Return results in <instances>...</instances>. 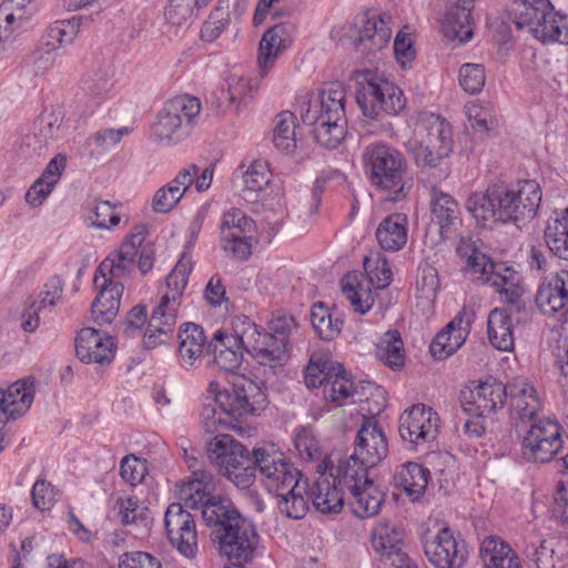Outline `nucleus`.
Wrapping results in <instances>:
<instances>
[{
  "label": "nucleus",
  "mask_w": 568,
  "mask_h": 568,
  "mask_svg": "<svg viewBox=\"0 0 568 568\" xmlns=\"http://www.w3.org/2000/svg\"><path fill=\"white\" fill-rule=\"evenodd\" d=\"M424 552L435 568H462L468 557L465 541L457 539L448 527L424 541Z\"/></svg>",
  "instance_id": "nucleus-16"
},
{
  "label": "nucleus",
  "mask_w": 568,
  "mask_h": 568,
  "mask_svg": "<svg viewBox=\"0 0 568 568\" xmlns=\"http://www.w3.org/2000/svg\"><path fill=\"white\" fill-rule=\"evenodd\" d=\"M510 14L519 29L527 28L541 42L568 44L567 22L548 0H514Z\"/></svg>",
  "instance_id": "nucleus-9"
},
{
  "label": "nucleus",
  "mask_w": 568,
  "mask_h": 568,
  "mask_svg": "<svg viewBox=\"0 0 568 568\" xmlns=\"http://www.w3.org/2000/svg\"><path fill=\"white\" fill-rule=\"evenodd\" d=\"M488 338L490 344L504 352L514 347L513 321L504 308H494L488 315Z\"/></svg>",
  "instance_id": "nucleus-45"
},
{
  "label": "nucleus",
  "mask_w": 568,
  "mask_h": 568,
  "mask_svg": "<svg viewBox=\"0 0 568 568\" xmlns=\"http://www.w3.org/2000/svg\"><path fill=\"white\" fill-rule=\"evenodd\" d=\"M230 23L227 7L219 6L211 12L201 29V39L205 42L215 41Z\"/></svg>",
  "instance_id": "nucleus-62"
},
{
  "label": "nucleus",
  "mask_w": 568,
  "mask_h": 568,
  "mask_svg": "<svg viewBox=\"0 0 568 568\" xmlns=\"http://www.w3.org/2000/svg\"><path fill=\"white\" fill-rule=\"evenodd\" d=\"M94 286L100 293L91 306L92 318L97 324H110L118 315L120 300L123 294V284H103L98 275L94 276Z\"/></svg>",
  "instance_id": "nucleus-36"
},
{
  "label": "nucleus",
  "mask_w": 568,
  "mask_h": 568,
  "mask_svg": "<svg viewBox=\"0 0 568 568\" xmlns=\"http://www.w3.org/2000/svg\"><path fill=\"white\" fill-rule=\"evenodd\" d=\"M342 288L354 311L365 314L372 308L374 304L372 291L368 287H364L356 276H345L342 280Z\"/></svg>",
  "instance_id": "nucleus-55"
},
{
  "label": "nucleus",
  "mask_w": 568,
  "mask_h": 568,
  "mask_svg": "<svg viewBox=\"0 0 568 568\" xmlns=\"http://www.w3.org/2000/svg\"><path fill=\"white\" fill-rule=\"evenodd\" d=\"M507 396L513 419L535 420L534 418L541 409V400L532 385L525 382L508 385Z\"/></svg>",
  "instance_id": "nucleus-34"
},
{
  "label": "nucleus",
  "mask_w": 568,
  "mask_h": 568,
  "mask_svg": "<svg viewBox=\"0 0 568 568\" xmlns=\"http://www.w3.org/2000/svg\"><path fill=\"white\" fill-rule=\"evenodd\" d=\"M408 221L405 214L385 217L376 230V239L384 251L397 252L407 242Z\"/></svg>",
  "instance_id": "nucleus-41"
},
{
  "label": "nucleus",
  "mask_w": 568,
  "mask_h": 568,
  "mask_svg": "<svg viewBox=\"0 0 568 568\" xmlns=\"http://www.w3.org/2000/svg\"><path fill=\"white\" fill-rule=\"evenodd\" d=\"M429 476V470L420 464L407 462L396 469L394 483L396 487L403 489L415 501L424 496Z\"/></svg>",
  "instance_id": "nucleus-40"
},
{
  "label": "nucleus",
  "mask_w": 568,
  "mask_h": 568,
  "mask_svg": "<svg viewBox=\"0 0 568 568\" xmlns=\"http://www.w3.org/2000/svg\"><path fill=\"white\" fill-rule=\"evenodd\" d=\"M253 87L251 80L242 75L232 74L227 79V88L220 91L217 108L222 111H239L252 98Z\"/></svg>",
  "instance_id": "nucleus-43"
},
{
  "label": "nucleus",
  "mask_w": 568,
  "mask_h": 568,
  "mask_svg": "<svg viewBox=\"0 0 568 568\" xmlns=\"http://www.w3.org/2000/svg\"><path fill=\"white\" fill-rule=\"evenodd\" d=\"M343 488L331 476L322 474L310 490L314 507L323 514H338L344 508Z\"/></svg>",
  "instance_id": "nucleus-37"
},
{
  "label": "nucleus",
  "mask_w": 568,
  "mask_h": 568,
  "mask_svg": "<svg viewBox=\"0 0 568 568\" xmlns=\"http://www.w3.org/2000/svg\"><path fill=\"white\" fill-rule=\"evenodd\" d=\"M296 116L291 111L278 113L274 120L273 142L276 149L284 153H292L297 145Z\"/></svg>",
  "instance_id": "nucleus-50"
},
{
  "label": "nucleus",
  "mask_w": 568,
  "mask_h": 568,
  "mask_svg": "<svg viewBox=\"0 0 568 568\" xmlns=\"http://www.w3.org/2000/svg\"><path fill=\"white\" fill-rule=\"evenodd\" d=\"M504 194L508 222L532 219L541 202V189L535 180L520 181L511 189L504 184Z\"/></svg>",
  "instance_id": "nucleus-22"
},
{
  "label": "nucleus",
  "mask_w": 568,
  "mask_h": 568,
  "mask_svg": "<svg viewBox=\"0 0 568 568\" xmlns=\"http://www.w3.org/2000/svg\"><path fill=\"white\" fill-rule=\"evenodd\" d=\"M201 102L195 97L180 95L168 101L152 124V136L160 143H178L191 131L193 120L200 114Z\"/></svg>",
  "instance_id": "nucleus-11"
},
{
  "label": "nucleus",
  "mask_w": 568,
  "mask_h": 568,
  "mask_svg": "<svg viewBox=\"0 0 568 568\" xmlns=\"http://www.w3.org/2000/svg\"><path fill=\"white\" fill-rule=\"evenodd\" d=\"M205 399L207 402H205L202 405L200 413L201 424L204 427L205 432L213 434L217 432L220 427L231 428V422L226 418L224 413H221V409L219 408L217 404H215L214 400L209 398L207 395Z\"/></svg>",
  "instance_id": "nucleus-64"
},
{
  "label": "nucleus",
  "mask_w": 568,
  "mask_h": 568,
  "mask_svg": "<svg viewBox=\"0 0 568 568\" xmlns=\"http://www.w3.org/2000/svg\"><path fill=\"white\" fill-rule=\"evenodd\" d=\"M407 151L422 173L437 171L434 182L447 176L444 161L453 151V131L442 116L434 113L418 115L413 136L407 141Z\"/></svg>",
  "instance_id": "nucleus-3"
},
{
  "label": "nucleus",
  "mask_w": 568,
  "mask_h": 568,
  "mask_svg": "<svg viewBox=\"0 0 568 568\" xmlns=\"http://www.w3.org/2000/svg\"><path fill=\"white\" fill-rule=\"evenodd\" d=\"M561 427L556 419H535L521 440V453L528 462H550L562 447Z\"/></svg>",
  "instance_id": "nucleus-12"
},
{
  "label": "nucleus",
  "mask_w": 568,
  "mask_h": 568,
  "mask_svg": "<svg viewBox=\"0 0 568 568\" xmlns=\"http://www.w3.org/2000/svg\"><path fill=\"white\" fill-rule=\"evenodd\" d=\"M325 470L329 468V476L341 486L343 489H354L362 485L365 478H368V469L372 466L363 465L359 458L354 457V453L347 457L342 458L336 465L324 460Z\"/></svg>",
  "instance_id": "nucleus-39"
},
{
  "label": "nucleus",
  "mask_w": 568,
  "mask_h": 568,
  "mask_svg": "<svg viewBox=\"0 0 568 568\" xmlns=\"http://www.w3.org/2000/svg\"><path fill=\"white\" fill-rule=\"evenodd\" d=\"M433 221L439 226L443 239H448L462 223L460 210L456 200L434 185L432 186Z\"/></svg>",
  "instance_id": "nucleus-35"
},
{
  "label": "nucleus",
  "mask_w": 568,
  "mask_h": 568,
  "mask_svg": "<svg viewBox=\"0 0 568 568\" xmlns=\"http://www.w3.org/2000/svg\"><path fill=\"white\" fill-rule=\"evenodd\" d=\"M311 322L317 335L324 341L335 339L342 332L344 321L333 316L323 303H315L311 310Z\"/></svg>",
  "instance_id": "nucleus-51"
},
{
  "label": "nucleus",
  "mask_w": 568,
  "mask_h": 568,
  "mask_svg": "<svg viewBox=\"0 0 568 568\" xmlns=\"http://www.w3.org/2000/svg\"><path fill=\"white\" fill-rule=\"evenodd\" d=\"M474 321V313L465 307L440 331L430 343L429 351L436 359L453 355L466 342Z\"/></svg>",
  "instance_id": "nucleus-23"
},
{
  "label": "nucleus",
  "mask_w": 568,
  "mask_h": 568,
  "mask_svg": "<svg viewBox=\"0 0 568 568\" xmlns=\"http://www.w3.org/2000/svg\"><path fill=\"white\" fill-rule=\"evenodd\" d=\"M438 427V414L425 404L410 406L402 413L398 419L400 438L414 449L434 440Z\"/></svg>",
  "instance_id": "nucleus-15"
},
{
  "label": "nucleus",
  "mask_w": 568,
  "mask_h": 568,
  "mask_svg": "<svg viewBox=\"0 0 568 568\" xmlns=\"http://www.w3.org/2000/svg\"><path fill=\"white\" fill-rule=\"evenodd\" d=\"M145 226H135L133 232L121 243L119 251L109 255L98 267V276L103 284H123L122 280L129 277L138 265L142 274L152 267L155 257V246L146 239Z\"/></svg>",
  "instance_id": "nucleus-6"
},
{
  "label": "nucleus",
  "mask_w": 568,
  "mask_h": 568,
  "mask_svg": "<svg viewBox=\"0 0 568 568\" xmlns=\"http://www.w3.org/2000/svg\"><path fill=\"white\" fill-rule=\"evenodd\" d=\"M165 529L170 542L186 558H193L197 551V532L193 516L181 504H171L164 516Z\"/></svg>",
  "instance_id": "nucleus-17"
},
{
  "label": "nucleus",
  "mask_w": 568,
  "mask_h": 568,
  "mask_svg": "<svg viewBox=\"0 0 568 568\" xmlns=\"http://www.w3.org/2000/svg\"><path fill=\"white\" fill-rule=\"evenodd\" d=\"M387 14H364L356 19L354 47L364 55H372L387 47L392 38Z\"/></svg>",
  "instance_id": "nucleus-18"
},
{
  "label": "nucleus",
  "mask_w": 568,
  "mask_h": 568,
  "mask_svg": "<svg viewBox=\"0 0 568 568\" xmlns=\"http://www.w3.org/2000/svg\"><path fill=\"white\" fill-rule=\"evenodd\" d=\"M539 310L547 315H552L568 304V271L560 270L547 275L535 296Z\"/></svg>",
  "instance_id": "nucleus-30"
},
{
  "label": "nucleus",
  "mask_w": 568,
  "mask_h": 568,
  "mask_svg": "<svg viewBox=\"0 0 568 568\" xmlns=\"http://www.w3.org/2000/svg\"><path fill=\"white\" fill-rule=\"evenodd\" d=\"M256 466L264 487L277 497L280 511L288 518L301 519L308 510V484L273 443L253 448Z\"/></svg>",
  "instance_id": "nucleus-1"
},
{
  "label": "nucleus",
  "mask_w": 568,
  "mask_h": 568,
  "mask_svg": "<svg viewBox=\"0 0 568 568\" xmlns=\"http://www.w3.org/2000/svg\"><path fill=\"white\" fill-rule=\"evenodd\" d=\"M545 242L554 255L568 260V207L565 216L548 223L545 230Z\"/></svg>",
  "instance_id": "nucleus-53"
},
{
  "label": "nucleus",
  "mask_w": 568,
  "mask_h": 568,
  "mask_svg": "<svg viewBox=\"0 0 568 568\" xmlns=\"http://www.w3.org/2000/svg\"><path fill=\"white\" fill-rule=\"evenodd\" d=\"M438 288L439 277L437 270L428 263L419 265L416 277L418 298L425 300L427 303H433Z\"/></svg>",
  "instance_id": "nucleus-59"
},
{
  "label": "nucleus",
  "mask_w": 568,
  "mask_h": 568,
  "mask_svg": "<svg viewBox=\"0 0 568 568\" xmlns=\"http://www.w3.org/2000/svg\"><path fill=\"white\" fill-rule=\"evenodd\" d=\"M333 369H339V363L324 357L312 356L305 368V385L308 388L324 387V383L331 376Z\"/></svg>",
  "instance_id": "nucleus-57"
},
{
  "label": "nucleus",
  "mask_w": 568,
  "mask_h": 568,
  "mask_svg": "<svg viewBox=\"0 0 568 568\" xmlns=\"http://www.w3.org/2000/svg\"><path fill=\"white\" fill-rule=\"evenodd\" d=\"M346 92L339 83H329L317 93L301 95L303 123L313 126L314 139L327 149H335L346 134Z\"/></svg>",
  "instance_id": "nucleus-2"
},
{
  "label": "nucleus",
  "mask_w": 568,
  "mask_h": 568,
  "mask_svg": "<svg viewBox=\"0 0 568 568\" xmlns=\"http://www.w3.org/2000/svg\"><path fill=\"white\" fill-rule=\"evenodd\" d=\"M456 252L465 261L464 271L470 281L489 285L505 302L515 303L519 298V275L515 270L494 263L470 240L462 239Z\"/></svg>",
  "instance_id": "nucleus-5"
},
{
  "label": "nucleus",
  "mask_w": 568,
  "mask_h": 568,
  "mask_svg": "<svg viewBox=\"0 0 568 568\" xmlns=\"http://www.w3.org/2000/svg\"><path fill=\"white\" fill-rule=\"evenodd\" d=\"M4 404L12 419L22 416L30 408L34 397V379H21L2 390Z\"/></svg>",
  "instance_id": "nucleus-46"
},
{
  "label": "nucleus",
  "mask_w": 568,
  "mask_h": 568,
  "mask_svg": "<svg viewBox=\"0 0 568 568\" xmlns=\"http://www.w3.org/2000/svg\"><path fill=\"white\" fill-rule=\"evenodd\" d=\"M79 23L74 19L57 21L48 29L47 45L54 49L57 45L71 43L78 32Z\"/></svg>",
  "instance_id": "nucleus-63"
},
{
  "label": "nucleus",
  "mask_w": 568,
  "mask_h": 568,
  "mask_svg": "<svg viewBox=\"0 0 568 568\" xmlns=\"http://www.w3.org/2000/svg\"><path fill=\"white\" fill-rule=\"evenodd\" d=\"M356 102L363 115L381 121L383 115H397L406 106L402 89L383 73L362 71L356 81Z\"/></svg>",
  "instance_id": "nucleus-7"
},
{
  "label": "nucleus",
  "mask_w": 568,
  "mask_h": 568,
  "mask_svg": "<svg viewBox=\"0 0 568 568\" xmlns=\"http://www.w3.org/2000/svg\"><path fill=\"white\" fill-rule=\"evenodd\" d=\"M471 3L456 0L455 3L447 7L442 19V31L445 38L450 41L458 40L460 43L471 39L474 26L470 16Z\"/></svg>",
  "instance_id": "nucleus-33"
},
{
  "label": "nucleus",
  "mask_w": 568,
  "mask_h": 568,
  "mask_svg": "<svg viewBox=\"0 0 568 568\" xmlns=\"http://www.w3.org/2000/svg\"><path fill=\"white\" fill-rule=\"evenodd\" d=\"M348 504L353 514L358 518H369L377 515L384 503V493L371 480L365 478L362 485L348 490Z\"/></svg>",
  "instance_id": "nucleus-38"
},
{
  "label": "nucleus",
  "mask_w": 568,
  "mask_h": 568,
  "mask_svg": "<svg viewBox=\"0 0 568 568\" xmlns=\"http://www.w3.org/2000/svg\"><path fill=\"white\" fill-rule=\"evenodd\" d=\"M243 193L246 200L253 201L262 192L271 181V171L268 164L264 160L252 161L243 172Z\"/></svg>",
  "instance_id": "nucleus-52"
},
{
  "label": "nucleus",
  "mask_w": 568,
  "mask_h": 568,
  "mask_svg": "<svg viewBox=\"0 0 568 568\" xmlns=\"http://www.w3.org/2000/svg\"><path fill=\"white\" fill-rule=\"evenodd\" d=\"M202 517L206 525L213 528V540L220 538L230 524L233 526L236 523L235 519H245L229 505L215 500L204 506Z\"/></svg>",
  "instance_id": "nucleus-47"
},
{
  "label": "nucleus",
  "mask_w": 568,
  "mask_h": 568,
  "mask_svg": "<svg viewBox=\"0 0 568 568\" xmlns=\"http://www.w3.org/2000/svg\"><path fill=\"white\" fill-rule=\"evenodd\" d=\"M559 545L560 542L556 538L542 539L538 546L531 545L527 548V556L537 568H562L559 566L558 556H556V548Z\"/></svg>",
  "instance_id": "nucleus-56"
},
{
  "label": "nucleus",
  "mask_w": 568,
  "mask_h": 568,
  "mask_svg": "<svg viewBox=\"0 0 568 568\" xmlns=\"http://www.w3.org/2000/svg\"><path fill=\"white\" fill-rule=\"evenodd\" d=\"M75 353L84 363H105L113 358V342L98 329L82 328L75 338Z\"/></svg>",
  "instance_id": "nucleus-32"
},
{
  "label": "nucleus",
  "mask_w": 568,
  "mask_h": 568,
  "mask_svg": "<svg viewBox=\"0 0 568 568\" xmlns=\"http://www.w3.org/2000/svg\"><path fill=\"white\" fill-rule=\"evenodd\" d=\"M179 354L182 365L185 367L194 366L195 362L202 356L206 337L200 325L185 323L179 331Z\"/></svg>",
  "instance_id": "nucleus-42"
},
{
  "label": "nucleus",
  "mask_w": 568,
  "mask_h": 568,
  "mask_svg": "<svg viewBox=\"0 0 568 568\" xmlns=\"http://www.w3.org/2000/svg\"><path fill=\"white\" fill-rule=\"evenodd\" d=\"M118 517L123 525L141 524L146 519L149 509L136 497L119 498L115 503Z\"/></svg>",
  "instance_id": "nucleus-61"
},
{
  "label": "nucleus",
  "mask_w": 568,
  "mask_h": 568,
  "mask_svg": "<svg viewBox=\"0 0 568 568\" xmlns=\"http://www.w3.org/2000/svg\"><path fill=\"white\" fill-rule=\"evenodd\" d=\"M217 478L209 469H194L193 476L179 486V497L189 508H204L214 500Z\"/></svg>",
  "instance_id": "nucleus-31"
},
{
  "label": "nucleus",
  "mask_w": 568,
  "mask_h": 568,
  "mask_svg": "<svg viewBox=\"0 0 568 568\" xmlns=\"http://www.w3.org/2000/svg\"><path fill=\"white\" fill-rule=\"evenodd\" d=\"M372 548L390 567H403L408 562L404 550L403 530L386 521L378 523L371 535Z\"/></svg>",
  "instance_id": "nucleus-24"
},
{
  "label": "nucleus",
  "mask_w": 568,
  "mask_h": 568,
  "mask_svg": "<svg viewBox=\"0 0 568 568\" xmlns=\"http://www.w3.org/2000/svg\"><path fill=\"white\" fill-rule=\"evenodd\" d=\"M504 184L489 185L484 192H475L469 195L466 209L481 227L495 223H508V215L504 203Z\"/></svg>",
  "instance_id": "nucleus-20"
},
{
  "label": "nucleus",
  "mask_w": 568,
  "mask_h": 568,
  "mask_svg": "<svg viewBox=\"0 0 568 568\" xmlns=\"http://www.w3.org/2000/svg\"><path fill=\"white\" fill-rule=\"evenodd\" d=\"M39 0H3L0 6V21L21 31L24 24L39 10Z\"/></svg>",
  "instance_id": "nucleus-49"
},
{
  "label": "nucleus",
  "mask_w": 568,
  "mask_h": 568,
  "mask_svg": "<svg viewBox=\"0 0 568 568\" xmlns=\"http://www.w3.org/2000/svg\"><path fill=\"white\" fill-rule=\"evenodd\" d=\"M388 446L386 437L377 423L365 418L357 432L354 443V457L363 465L376 466L386 455Z\"/></svg>",
  "instance_id": "nucleus-26"
},
{
  "label": "nucleus",
  "mask_w": 568,
  "mask_h": 568,
  "mask_svg": "<svg viewBox=\"0 0 568 568\" xmlns=\"http://www.w3.org/2000/svg\"><path fill=\"white\" fill-rule=\"evenodd\" d=\"M234 331L243 349L256 365L263 367L264 381L273 378L286 358L287 347L284 346V338L275 337L245 315L234 317Z\"/></svg>",
  "instance_id": "nucleus-8"
},
{
  "label": "nucleus",
  "mask_w": 568,
  "mask_h": 568,
  "mask_svg": "<svg viewBox=\"0 0 568 568\" xmlns=\"http://www.w3.org/2000/svg\"><path fill=\"white\" fill-rule=\"evenodd\" d=\"M191 271L192 261L186 254H183L174 268L166 276V290L151 314L153 326L164 324L166 325V329H173L176 324L183 292L187 284V276Z\"/></svg>",
  "instance_id": "nucleus-13"
},
{
  "label": "nucleus",
  "mask_w": 568,
  "mask_h": 568,
  "mask_svg": "<svg viewBox=\"0 0 568 568\" xmlns=\"http://www.w3.org/2000/svg\"><path fill=\"white\" fill-rule=\"evenodd\" d=\"M206 455L210 464L221 475L252 460V453L227 434H219L211 439L206 447Z\"/></svg>",
  "instance_id": "nucleus-25"
},
{
  "label": "nucleus",
  "mask_w": 568,
  "mask_h": 568,
  "mask_svg": "<svg viewBox=\"0 0 568 568\" xmlns=\"http://www.w3.org/2000/svg\"><path fill=\"white\" fill-rule=\"evenodd\" d=\"M480 558L485 568H520L510 546L495 536L483 540Z\"/></svg>",
  "instance_id": "nucleus-44"
},
{
  "label": "nucleus",
  "mask_w": 568,
  "mask_h": 568,
  "mask_svg": "<svg viewBox=\"0 0 568 568\" xmlns=\"http://www.w3.org/2000/svg\"><path fill=\"white\" fill-rule=\"evenodd\" d=\"M506 397L507 387L495 378H488L474 389L463 390L460 403L469 415L488 416L503 407Z\"/></svg>",
  "instance_id": "nucleus-21"
},
{
  "label": "nucleus",
  "mask_w": 568,
  "mask_h": 568,
  "mask_svg": "<svg viewBox=\"0 0 568 568\" xmlns=\"http://www.w3.org/2000/svg\"><path fill=\"white\" fill-rule=\"evenodd\" d=\"M294 447L298 456L305 462H314L322 456L320 443L311 427L301 426L295 429Z\"/></svg>",
  "instance_id": "nucleus-58"
},
{
  "label": "nucleus",
  "mask_w": 568,
  "mask_h": 568,
  "mask_svg": "<svg viewBox=\"0 0 568 568\" xmlns=\"http://www.w3.org/2000/svg\"><path fill=\"white\" fill-rule=\"evenodd\" d=\"M211 0H169L165 18L175 26H182L191 20L195 9L206 6Z\"/></svg>",
  "instance_id": "nucleus-60"
},
{
  "label": "nucleus",
  "mask_w": 568,
  "mask_h": 568,
  "mask_svg": "<svg viewBox=\"0 0 568 568\" xmlns=\"http://www.w3.org/2000/svg\"><path fill=\"white\" fill-rule=\"evenodd\" d=\"M207 396L231 422V428L240 434H244L245 427L237 426L235 422L257 414L267 403L262 387L252 381L241 386L233 385L231 388H222L219 383L211 382L207 386Z\"/></svg>",
  "instance_id": "nucleus-10"
},
{
  "label": "nucleus",
  "mask_w": 568,
  "mask_h": 568,
  "mask_svg": "<svg viewBox=\"0 0 568 568\" xmlns=\"http://www.w3.org/2000/svg\"><path fill=\"white\" fill-rule=\"evenodd\" d=\"M197 173L195 164L181 169L172 181L156 190L151 201L152 210L159 214L171 212L190 190Z\"/></svg>",
  "instance_id": "nucleus-27"
},
{
  "label": "nucleus",
  "mask_w": 568,
  "mask_h": 568,
  "mask_svg": "<svg viewBox=\"0 0 568 568\" xmlns=\"http://www.w3.org/2000/svg\"><path fill=\"white\" fill-rule=\"evenodd\" d=\"M293 27L288 23H278L267 29L258 45V72L263 78L274 67L281 53L292 43Z\"/></svg>",
  "instance_id": "nucleus-29"
},
{
  "label": "nucleus",
  "mask_w": 568,
  "mask_h": 568,
  "mask_svg": "<svg viewBox=\"0 0 568 568\" xmlns=\"http://www.w3.org/2000/svg\"><path fill=\"white\" fill-rule=\"evenodd\" d=\"M363 165L373 185L387 192V200L404 201L413 189L405 156L387 143H372L362 154Z\"/></svg>",
  "instance_id": "nucleus-4"
},
{
  "label": "nucleus",
  "mask_w": 568,
  "mask_h": 568,
  "mask_svg": "<svg viewBox=\"0 0 568 568\" xmlns=\"http://www.w3.org/2000/svg\"><path fill=\"white\" fill-rule=\"evenodd\" d=\"M221 248L236 260H246L252 254L254 221L240 209L232 207L223 214L221 222Z\"/></svg>",
  "instance_id": "nucleus-14"
},
{
  "label": "nucleus",
  "mask_w": 568,
  "mask_h": 568,
  "mask_svg": "<svg viewBox=\"0 0 568 568\" xmlns=\"http://www.w3.org/2000/svg\"><path fill=\"white\" fill-rule=\"evenodd\" d=\"M207 349L214 355V363L221 369L229 373H237L243 363V347L240 338L235 335L234 318L232 320L231 333L219 329L214 333L207 344Z\"/></svg>",
  "instance_id": "nucleus-28"
},
{
  "label": "nucleus",
  "mask_w": 568,
  "mask_h": 568,
  "mask_svg": "<svg viewBox=\"0 0 568 568\" xmlns=\"http://www.w3.org/2000/svg\"><path fill=\"white\" fill-rule=\"evenodd\" d=\"M236 523L224 530L215 541L220 552L229 559L248 562L255 552L258 537L254 525L247 519H235Z\"/></svg>",
  "instance_id": "nucleus-19"
},
{
  "label": "nucleus",
  "mask_w": 568,
  "mask_h": 568,
  "mask_svg": "<svg viewBox=\"0 0 568 568\" xmlns=\"http://www.w3.org/2000/svg\"><path fill=\"white\" fill-rule=\"evenodd\" d=\"M323 397L335 406H343L351 403L354 396L353 382L346 376L345 369L339 364V369H333L331 376L324 383Z\"/></svg>",
  "instance_id": "nucleus-48"
},
{
  "label": "nucleus",
  "mask_w": 568,
  "mask_h": 568,
  "mask_svg": "<svg viewBox=\"0 0 568 568\" xmlns=\"http://www.w3.org/2000/svg\"><path fill=\"white\" fill-rule=\"evenodd\" d=\"M376 356L393 369L404 365V344L398 332L388 331L384 334L377 345Z\"/></svg>",
  "instance_id": "nucleus-54"
}]
</instances>
